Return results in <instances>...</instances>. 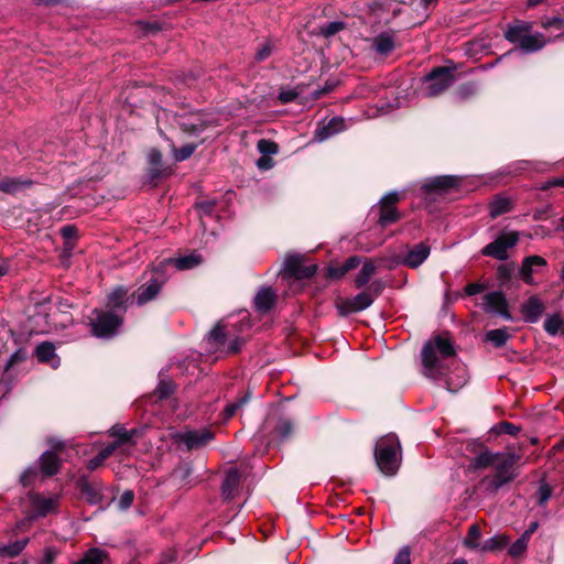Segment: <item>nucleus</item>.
I'll return each instance as SVG.
<instances>
[{
	"instance_id": "f257e3e1",
	"label": "nucleus",
	"mask_w": 564,
	"mask_h": 564,
	"mask_svg": "<svg viewBox=\"0 0 564 564\" xmlns=\"http://www.w3.org/2000/svg\"><path fill=\"white\" fill-rule=\"evenodd\" d=\"M454 357L452 341L444 336H435L424 344L421 351L423 375L434 381H444L451 392L458 391L467 382V370Z\"/></svg>"
},
{
	"instance_id": "f03ea898",
	"label": "nucleus",
	"mask_w": 564,
	"mask_h": 564,
	"mask_svg": "<svg viewBox=\"0 0 564 564\" xmlns=\"http://www.w3.org/2000/svg\"><path fill=\"white\" fill-rule=\"evenodd\" d=\"M400 442L395 434L379 438L375 447V458L378 468L387 476L397 473L400 465Z\"/></svg>"
},
{
	"instance_id": "7ed1b4c3",
	"label": "nucleus",
	"mask_w": 564,
	"mask_h": 564,
	"mask_svg": "<svg viewBox=\"0 0 564 564\" xmlns=\"http://www.w3.org/2000/svg\"><path fill=\"white\" fill-rule=\"evenodd\" d=\"M518 456L511 453H501L497 459L494 468V476H486L481 479L480 484L490 492H497L503 485L510 482L514 477V464Z\"/></svg>"
},
{
	"instance_id": "20e7f679",
	"label": "nucleus",
	"mask_w": 564,
	"mask_h": 564,
	"mask_svg": "<svg viewBox=\"0 0 564 564\" xmlns=\"http://www.w3.org/2000/svg\"><path fill=\"white\" fill-rule=\"evenodd\" d=\"M177 122L181 130L191 137H198L207 129L220 124L217 116L202 111L180 115Z\"/></svg>"
},
{
	"instance_id": "39448f33",
	"label": "nucleus",
	"mask_w": 564,
	"mask_h": 564,
	"mask_svg": "<svg viewBox=\"0 0 564 564\" xmlns=\"http://www.w3.org/2000/svg\"><path fill=\"white\" fill-rule=\"evenodd\" d=\"M90 319L91 333L98 338H110L118 332L122 315L112 311L94 310Z\"/></svg>"
},
{
	"instance_id": "423d86ee",
	"label": "nucleus",
	"mask_w": 564,
	"mask_h": 564,
	"mask_svg": "<svg viewBox=\"0 0 564 564\" xmlns=\"http://www.w3.org/2000/svg\"><path fill=\"white\" fill-rule=\"evenodd\" d=\"M454 83V75L449 68L437 67L424 77L422 94L425 97H436L444 93Z\"/></svg>"
},
{
	"instance_id": "0eeeda50",
	"label": "nucleus",
	"mask_w": 564,
	"mask_h": 564,
	"mask_svg": "<svg viewBox=\"0 0 564 564\" xmlns=\"http://www.w3.org/2000/svg\"><path fill=\"white\" fill-rule=\"evenodd\" d=\"M518 241V232L502 234L482 249V254L498 260H506L508 258V250L513 248Z\"/></svg>"
},
{
	"instance_id": "6e6552de",
	"label": "nucleus",
	"mask_w": 564,
	"mask_h": 564,
	"mask_svg": "<svg viewBox=\"0 0 564 564\" xmlns=\"http://www.w3.org/2000/svg\"><path fill=\"white\" fill-rule=\"evenodd\" d=\"M110 435L116 437V440L107 445L106 447H104L99 453L98 455H96L94 458H91L88 464H87V467L88 469L90 470H95L97 469L99 466L102 465V463L110 456L112 455V453L119 448L121 445L126 444L129 442L130 440V435L128 434V432L123 429V427H112L110 430Z\"/></svg>"
},
{
	"instance_id": "1a4fd4ad",
	"label": "nucleus",
	"mask_w": 564,
	"mask_h": 564,
	"mask_svg": "<svg viewBox=\"0 0 564 564\" xmlns=\"http://www.w3.org/2000/svg\"><path fill=\"white\" fill-rule=\"evenodd\" d=\"M301 256H289L286 257L283 264V276H294L295 279L311 278L316 273L317 267L303 265Z\"/></svg>"
},
{
	"instance_id": "9d476101",
	"label": "nucleus",
	"mask_w": 564,
	"mask_h": 564,
	"mask_svg": "<svg viewBox=\"0 0 564 564\" xmlns=\"http://www.w3.org/2000/svg\"><path fill=\"white\" fill-rule=\"evenodd\" d=\"M31 507L34 512V518L46 517L47 514L55 513L58 508V496H44L34 494L30 496Z\"/></svg>"
},
{
	"instance_id": "9b49d317",
	"label": "nucleus",
	"mask_w": 564,
	"mask_h": 564,
	"mask_svg": "<svg viewBox=\"0 0 564 564\" xmlns=\"http://www.w3.org/2000/svg\"><path fill=\"white\" fill-rule=\"evenodd\" d=\"M547 262L541 256H529L525 257L522 261V265L519 271V276L521 280L529 284L534 285L535 281L533 275L540 273L544 268H546Z\"/></svg>"
},
{
	"instance_id": "f8f14e48",
	"label": "nucleus",
	"mask_w": 564,
	"mask_h": 564,
	"mask_svg": "<svg viewBox=\"0 0 564 564\" xmlns=\"http://www.w3.org/2000/svg\"><path fill=\"white\" fill-rule=\"evenodd\" d=\"M399 198L400 194L398 192H391L380 200L379 224L381 226H388L400 218V215L394 207Z\"/></svg>"
},
{
	"instance_id": "ddd939ff",
	"label": "nucleus",
	"mask_w": 564,
	"mask_h": 564,
	"mask_svg": "<svg viewBox=\"0 0 564 564\" xmlns=\"http://www.w3.org/2000/svg\"><path fill=\"white\" fill-rule=\"evenodd\" d=\"M212 438L213 434L208 430L185 431L176 435V442L178 445L185 446L188 451L204 446Z\"/></svg>"
},
{
	"instance_id": "4468645a",
	"label": "nucleus",
	"mask_w": 564,
	"mask_h": 564,
	"mask_svg": "<svg viewBox=\"0 0 564 564\" xmlns=\"http://www.w3.org/2000/svg\"><path fill=\"white\" fill-rule=\"evenodd\" d=\"M482 308L491 314L501 316L506 319H511L507 310V302L501 292H491L482 297Z\"/></svg>"
},
{
	"instance_id": "2eb2a0df",
	"label": "nucleus",
	"mask_w": 564,
	"mask_h": 564,
	"mask_svg": "<svg viewBox=\"0 0 564 564\" xmlns=\"http://www.w3.org/2000/svg\"><path fill=\"white\" fill-rule=\"evenodd\" d=\"M373 303V296L369 292H361L341 304L337 305L340 314L346 315L368 308Z\"/></svg>"
},
{
	"instance_id": "dca6fc26",
	"label": "nucleus",
	"mask_w": 564,
	"mask_h": 564,
	"mask_svg": "<svg viewBox=\"0 0 564 564\" xmlns=\"http://www.w3.org/2000/svg\"><path fill=\"white\" fill-rule=\"evenodd\" d=\"M458 183L459 180L456 176L442 175L426 180L422 187L427 193H447L452 188L457 187Z\"/></svg>"
},
{
	"instance_id": "f3484780",
	"label": "nucleus",
	"mask_w": 564,
	"mask_h": 564,
	"mask_svg": "<svg viewBox=\"0 0 564 564\" xmlns=\"http://www.w3.org/2000/svg\"><path fill=\"white\" fill-rule=\"evenodd\" d=\"M167 276L163 268L156 269L151 273L147 281V288L143 290V303L154 300L166 282Z\"/></svg>"
},
{
	"instance_id": "a211bd4d",
	"label": "nucleus",
	"mask_w": 564,
	"mask_h": 564,
	"mask_svg": "<svg viewBox=\"0 0 564 564\" xmlns=\"http://www.w3.org/2000/svg\"><path fill=\"white\" fill-rule=\"evenodd\" d=\"M345 129V120L343 118L335 117L327 123L317 127L314 133V140L317 142H323Z\"/></svg>"
},
{
	"instance_id": "6ab92c4d",
	"label": "nucleus",
	"mask_w": 564,
	"mask_h": 564,
	"mask_svg": "<svg viewBox=\"0 0 564 564\" xmlns=\"http://www.w3.org/2000/svg\"><path fill=\"white\" fill-rule=\"evenodd\" d=\"M544 312V304L538 296H530L522 305L521 313L528 323H535Z\"/></svg>"
},
{
	"instance_id": "aec40b11",
	"label": "nucleus",
	"mask_w": 564,
	"mask_h": 564,
	"mask_svg": "<svg viewBox=\"0 0 564 564\" xmlns=\"http://www.w3.org/2000/svg\"><path fill=\"white\" fill-rule=\"evenodd\" d=\"M532 31V23L524 21H517L513 24L507 26L505 31V37L510 43L520 45L521 42L529 35Z\"/></svg>"
},
{
	"instance_id": "412c9836",
	"label": "nucleus",
	"mask_w": 564,
	"mask_h": 564,
	"mask_svg": "<svg viewBox=\"0 0 564 564\" xmlns=\"http://www.w3.org/2000/svg\"><path fill=\"white\" fill-rule=\"evenodd\" d=\"M128 301V290L119 286L108 294L107 307L121 315L127 310Z\"/></svg>"
},
{
	"instance_id": "4be33fe9",
	"label": "nucleus",
	"mask_w": 564,
	"mask_h": 564,
	"mask_svg": "<svg viewBox=\"0 0 564 564\" xmlns=\"http://www.w3.org/2000/svg\"><path fill=\"white\" fill-rule=\"evenodd\" d=\"M35 356L40 362H46L56 369L59 366V358L55 354V346L50 341H43L35 348Z\"/></svg>"
},
{
	"instance_id": "5701e85b",
	"label": "nucleus",
	"mask_w": 564,
	"mask_h": 564,
	"mask_svg": "<svg viewBox=\"0 0 564 564\" xmlns=\"http://www.w3.org/2000/svg\"><path fill=\"white\" fill-rule=\"evenodd\" d=\"M430 247L423 242L414 246L406 254L403 263L410 268L420 267L430 256Z\"/></svg>"
},
{
	"instance_id": "b1692460",
	"label": "nucleus",
	"mask_w": 564,
	"mask_h": 564,
	"mask_svg": "<svg viewBox=\"0 0 564 564\" xmlns=\"http://www.w3.org/2000/svg\"><path fill=\"white\" fill-rule=\"evenodd\" d=\"M148 159L151 167L148 173L147 183H149L152 186H155L160 182L163 173L161 169L162 156L160 152L152 150L150 151Z\"/></svg>"
},
{
	"instance_id": "393cba45",
	"label": "nucleus",
	"mask_w": 564,
	"mask_h": 564,
	"mask_svg": "<svg viewBox=\"0 0 564 564\" xmlns=\"http://www.w3.org/2000/svg\"><path fill=\"white\" fill-rule=\"evenodd\" d=\"M275 302V293L271 288L259 290L254 297V307L260 313L269 312Z\"/></svg>"
},
{
	"instance_id": "a878e982",
	"label": "nucleus",
	"mask_w": 564,
	"mask_h": 564,
	"mask_svg": "<svg viewBox=\"0 0 564 564\" xmlns=\"http://www.w3.org/2000/svg\"><path fill=\"white\" fill-rule=\"evenodd\" d=\"M240 484V474L237 469H230L224 479L221 490L223 495L226 499H231L235 497V494Z\"/></svg>"
},
{
	"instance_id": "bb28decb",
	"label": "nucleus",
	"mask_w": 564,
	"mask_h": 564,
	"mask_svg": "<svg viewBox=\"0 0 564 564\" xmlns=\"http://www.w3.org/2000/svg\"><path fill=\"white\" fill-rule=\"evenodd\" d=\"M31 180L20 177H6L0 180V191L3 193L14 194L19 191L28 188L32 185Z\"/></svg>"
},
{
	"instance_id": "cd10ccee",
	"label": "nucleus",
	"mask_w": 564,
	"mask_h": 564,
	"mask_svg": "<svg viewBox=\"0 0 564 564\" xmlns=\"http://www.w3.org/2000/svg\"><path fill=\"white\" fill-rule=\"evenodd\" d=\"M501 453H492L490 451H482L475 456L470 462L473 469H480L487 467H494Z\"/></svg>"
},
{
	"instance_id": "c85d7f7f",
	"label": "nucleus",
	"mask_w": 564,
	"mask_h": 564,
	"mask_svg": "<svg viewBox=\"0 0 564 564\" xmlns=\"http://www.w3.org/2000/svg\"><path fill=\"white\" fill-rule=\"evenodd\" d=\"M40 466L46 476H53L59 468V459L55 453L47 451L40 457Z\"/></svg>"
},
{
	"instance_id": "c756f323",
	"label": "nucleus",
	"mask_w": 564,
	"mask_h": 564,
	"mask_svg": "<svg viewBox=\"0 0 564 564\" xmlns=\"http://www.w3.org/2000/svg\"><path fill=\"white\" fill-rule=\"evenodd\" d=\"M394 46V39L389 33H381L373 39V48L380 55H388Z\"/></svg>"
},
{
	"instance_id": "7c9ffc66",
	"label": "nucleus",
	"mask_w": 564,
	"mask_h": 564,
	"mask_svg": "<svg viewBox=\"0 0 564 564\" xmlns=\"http://www.w3.org/2000/svg\"><path fill=\"white\" fill-rule=\"evenodd\" d=\"M545 43H546V41H545L543 34H541V33L532 34L530 32L529 35H527V37L521 42L519 47L527 53H532V52H536V51L541 50L545 45Z\"/></svg>"
},
{
	"instance_id": "2f4dec72",
	"label": "nucleus",
	"mask_w": 564,
	"mask_h": 564,
	"mask_svg": "<svg viewBox=\"0 0 564 564\" xmlns=\"http://www.w3.org/2000/svg\"><path fill=\"white\" fill-rule=\"evenodd\" d=\"M29 539H22L9 544H0V556L12 558L18 556L28 545Z\"/></svg>"
},
{
	"instance_id": "473e14b6",
	"label": "nucleus",
	"mask_w": 564,
	"mask_h": 564,
	"mask_svg": "<svg viewBox=\"0 0 564 564\" xmlns=\"http://www.w3.org/2000/svg\"><path fill=\"white\" fill-rule=\"evenodd\" d=\"M509 543V538L505 534H497L487 539L480 547L481 552H494L505 549Z\"/></svg>"
},
{
	"instance_id": "72a5a7b5",
	"label": "nucleus",
	"mask_w": 564,
	"mask_h": 564,
	"mask_svg": "<svg viewBox=\"0 0 564 564\" xmlns=\"http://www.w3.org/2000/svg\"><path fill=\"white\" fill-rule=\"evenodd\" d=\"M171 262L174 264V267L178 270H189L202 262V257L197 253H191L187 256H183L180 258H176L174 260H171Z\"/></svg>"
},
{
	"instance_id": "f704fd0d",
	"label": "nucleus",
	"mask_w": 564,
	"mask_h": 564,
	"mask_svg": "<svg viewBox=\"0 0 564 564\" xmlns=\"http://www.w3.org/2000/svg\"><path fill=\"white\" fill-rule=\"evenodd\" d=\"M377 267L372 261H366L356 276L355 283L357 288H362L366 285L370 279L376 274Z\"/></svg>"
},
{
	"instance_id": "c9c22d12",
	"label": "nucleus",
	"mask_w": 564,
	"mask_h": 564,
	"mask_svg": "<svg viewBox=\"0 0 564 564\" xmlns=\"http://www.w3.org/2000/svg\"><path fill=\"white\" fill-rule=\"evenodd\" d=\"M107 558V553L104 550L93 547L89 549L84 557L77 561L75 564H102Z\"/></svg>"
},
{
	"instance_id": "e433bc0d",
	"label": "nucleus",
	"mask_w": 564,
	"mask_h": 564,
	"mask_svg": "<svg viewBox=\"0 0 564 564\" xmlns=\"http://www.w3.org/2000/svg\"><path fill=\"white\" fill-rule=\"evenodd\" d=\"M511 209V200L507 197L495 198L489 206L490 216L496 218Z\"/></svg>"
},
{
	"instance_id": "4c0bfd02",
	"label": "nucleus",
	"mask_w": 564,
	"mask_h": 564,
	"mask_svg": "<svg viewBox=\"0 0 564 564\" xmlns=\"http://www.w3.org/2000/svg\"><path fill=\"white\" fill-rule=\"evenodd\" d=\"M481 536L480 528L477 524L469 527L467 535L464 540V545L471 550L480 551L481 544L479 539Z\"/></svg>"
},
{
	"instance_id": "58836bf2",
	"label": "nucleus",
	"mask_w": 564,
	"mask_h": 564,
	"mask_svg": "<svg viewBox=\"0 0 564 564\" xmlns=\"http://www.w3.org/2000/svg\"><path fill=\"white\" fill-rule=\"evenodd\" d=\"M564 319L558 314H553L544 321V329L550 335H556L562 330Z\"/></svg>"
},
{
	"instance_id": "ea45409f",
	"label": "nucleus",
	"mask_w": 564,
	"mask_h": 564,
	"mask_svg": "<svg viewBox=\"0 0 564 564\" xmlns=\"http://www.w3.org/2000/svg\"><path fill=\"white\" fill-rule=\"evenodd\" d=\"M509 337L506 328L492 329L486 334L487 340L491 341L496 347L503 346Z\"/></svg>"
},
{
	"instance_id": "a19ab883",
	"label": "nucleus",
	"mask_w": 564,
	"mask_h": 564,
	"mask_svg": "<svg viewBox=\"0 0 564 564\" xmlns=\"http://www.w3.org/2000/svg\"><path fill=\"white\" fill-rule=\"evenodd\" d=\"M191 475H192L191 466L188 464H183V465L177 466L174 469L172 477L174 480H177L181 484H187L188 482L187 479L189 478Z\"/></svg>"
},
{
	"instance_id": "79ce46f5",
	"label": "nucleus",
	"mask_w": 564,
	"mask_h": 564,
	"mask_svg": "<svg viewBox=\"0 0 564 564\" xmlns=\"http://www.w3.org/2000/svg\"><path fill=\"white\" fill-rule=\"evenodd\" d=\"M197 144H185L178 149H173V158L176 161H185L195 152Z\"/></svg>"
},
{
	"instance_id": "37998d69",
	"label": "nucleus",
	"mask_w": 564,
	"mask_h": 564,
	"mask_svg": "<svg viewBox=\"0 0 564 564\" xmlns=\"http://www.w3.org/2000/svg\"><path fill=\"white\" fill-rule=\"evenodd\" d=\"M345 29V23L341 21H332L321 28V34L325 37H330Z\"/></svg>"
},
{
	"instance_id": "c03bdc74",
	"label": "nucleus",
	"mask_w": 564,
	"mask_h": 564,
	"mask_svg": "<svg viewBox=\"0 0 564 564\" xmlns=\"http://www.w3.org/2000/svg\"><path fill=\"white\" fill-rule=\"evenodd\" d=\"M529 540L521 535L516 542L509 547V554L513 557L520 556L528 547Z\"/></svg>"
},
{
	"instance_id": "a18cd8bd",
	"label": "nucleus",
	"mask_w": 564,
	"mask_h": 564,
	"mask_svg": "<svg viewBox=\"0 0 564 564\" xmlns=\"http://www.w3.org/2000/svg\"><path fill=\"white\" fill-rule=\"evenodd\" d=\"M249 400V395L246 394L245 397L238 399L235 402L229 403L225 409V417L228 420L232 417L238 409H240L243 404H246Z\"/></svg>"
},
{
	"instance_id": "49530a36",
	"label": "nucleus",
	"mask_w": 564,
	"mask_h": 564,
	"mask_svg": "<svg viewBox=\"0 0 564 564\" xmlns=\"http://www.w3.org/2000/svg\"><path fill=\"white\" fill-rule=\"evenodd\" d=\"M257 148L260 153L262 154H275L278 152V145L270 140L261 139L258 141Z\"/></svg>"
},
{
	"instance_id": "de8ad7c7",
	"label": "nucleus",
	"mask_w": 564,
	"mask_h": 564,
	"mask_svg": "<svg viewBox=\"0 0 564 564\" xmlns=\"http://www.w3.org/2000/svg\"><path fill=\"white\" fill-rule=\"evenodd\" d=\"M134 499V494L131 490H126L122 492V495L119 497L117 506L120 510H127L130 508Z\"/></svg>"
},
{
	"instance_id": "09e8293b",
	"label": "nucleus",
	"mask_w": 564,
	"mask_h": 564,
	"mask_svg": "<svg viewBox=\"0 0 564 564\" xmlns=\"http://www.w3.org/2000/svg\"><path fill=\"white\" fill-rule=\"evenodd\" d=\"M58 555V551L53 547L48 546L44 549L43 556L41 560H39L37 564H54L55 558Z\"/></svg>"
},
{
	"instance_id": "8fccbe9b",
	"label": "nucleus",
	"mask_w": 564,
	"mask_h": 564,
	"mask_svg": "<svg viewBox=\"0 0 564 564\" xmlns=\"http://www.w3.org/2000/svg\"><path fill=\"white\" fill-rule=\"evenodd\" d=\"M360 264V259L356 256L348 258L345 263L340 267V273L336 274L337 278L343 276L348 271L357 268Z\"/></svg>"
},
{
	"instance_id": "3c124183",
	"label": "nucleus",
	"mask_w": 564,
	"mask_h": 564,
	"mask_svg": "<svg viewBox=\"0 0 564 564\" xmlns=\"http://www.w3.org/2000/svg\"><path fill=\"white\" fill-rule=\"evenodd\" d=\"M226 337V333L224 328L220 325L215 326L208 336V339L212 340L216 345L223 344L224 339Z\"/></svg>"
},
{
	"instance_id": "603ef678",
	"label": "nucleus",
	"mask_w": 564,
	"mask_h": 564,
	"mask_svg": "<svg viewBox=\"0 0 564 564\" xmlns=\"http://www.w3.org/2000/svg\"><path fill=\"white\" fill-rule=\"evenodd\" d=\"M273 52V45L269 42L263 43L256 53V59L262 62L267 59Z\"/></svg>"
},
{
	"instance_id": "864d4df0",
	"label": "nucleus",
	"mask_w": 564,
	"mask_h": 564,
	"mask_svg": "<svg viewBox=\"0 0 564 564\" xmlns=\"http://www.w3.org/2000/svg\"><path fill=\"white\" fill-rule=\"evenodd\" d=\"M552 491L551 488L543 484L536 491V499L539 505H544L551 498Z\"/></svg>"
},
{
	"instance_id": "5fc2aeb1",
	"label": "nucleus",
	"mask_w": 564,
	"mask_h": 564,
	"mask_svg": "<svg viewBox=\"0 0 564 564\" xmlns=\"http://www.w3.org/2000/svg\"><path fill=\"white\" fill-rule=\"evenodd\" d=\"M26 351L24 349H18L10 359L8 360L6 365V370H9L13 365L21 362L26 359Z\"/></svg>"
},
{
	"instance_id": "6e6d98bb",
	"label": "nucleus",
	"mask_w": 564,
	"mask_h": 564,
	"mask_svg": "<svg viewBox=\"0 0 564 564\" xmlns=\"http://www.w3.org/2000/svg\"><path fill=\"white\" fill-rule=\"evenodd\" d=\"M393 564H411L410 549L408 546H404L399 551L394 557Z\"/></svg>"
},
{
	"instance_id": "4d7b16f0",
	"label": "nucleus",
	"mask_w": 564,
	"mask_h": 564,
	"mask_svg": "<svg viewBox=\"0 0 564 564\" xmlns=\"http://www.w3.org/2000/svg\"><path fill=\"white\" fill-rule=\"evenodd\" d=\"M176 560V552L172 549L162 553L156 564H173Z\"/></svg>"
},
{
	"instance_id": "13d9d810",
	"label": "nucleus",
	"mask_w": 564,
	"mask_h": 564,
	"mask_svg": "<svg viewBox=\"0 0 564 564\" xmlns=\"http://www.w3.org/2000/svg\"><path fill=\"white\" fill-rule=\"evenodd\" d=\"M297 97V93L295 90L289 89V90H282L279 94V100L282 104H288L293 101Z\"/></svg>"
},
{
	"instance_id": "bf43d9fd",
	"label": "nucleus",
	"mask_w": 564,
	"mask_h": 564,
	"mask_svg": "<svg viewBox=\"0 0 564 564\" xmlns=\"http://www.w3.org/2000/svg\"><path fill=\"white\" fill-rule=\"evenodd\" d=\"M173 392L172 386L167 382H161L156 389L159 398H167Z\"/></svg>"
},
{
	"instance_id": "052dcab7",
	"label": "nucleus",
	"mask_w": 564,
	"mask_h": 564,
	"mask_svg": "<svg viewBox=\"0 0 564 564\" xmlns=\"http://www.w3.org/2000/svg\"><path fill=\"white\" fill-rule=\"evenodd\" d=\"M292 432V424L289 421H282L278 426L279 435L284 438Z\"/></svg>"
},
{
	"instance_id": "680f3d73",
	"label": "nucleus",
	"mask_w": 564,
	"mask_h": 564,
	"mask_svg": "<svg viewBox=\"0 0 564 564\" xmlns=\"http://www.w3.org/2000/svg\"><path fill=\"white\" fill-rule=\"evenodd\" d=\"M542 26L544 29H549V28H552V26H555L557 29H562L564 26V20L561 19V18H552V19H549L546 21H543L542 22Z\"/></svg>"
},
{
	"instance_id": "e2e57ef3",
	"label": "nucleus",
	"mask_w": 564,
	"mask_h": 564,
	"mask_svg": "<svg viewBox=\"0 0 564 564\" xmlns=\"http://www.w3.org/2000/svg\"><path fill=\"white\" fill-rule=\"evenodd\" d=\"M500 430L503 433H507V434H510V435H516L519 432L520 429L518 426L511 424V423L503 422L500 425Z\"/></svg>"
},
{
	"instance_id": "0e129e2a",
	"label": "nucleus",
	"mask_w": 564,
	"mask_h": 564,
	"mask_svg": "<svg viewBox=\"0 0 564 564\" xmlns=\"http://www.w3.org/2000/svg\"><path fill=\"white\" fill-rule=\"evenodd\" d=\"M482 291V286L477 283H469L465 288V292L467 295H476Z\"/></svg>"
},
{
	"instance_id": "69168bd1",
	"label": "nucleus",
	"mask_w": 564,
	"mask_h": 564,
	"mask_svg": "<svg viewBox=\"0 0 564 564\" xmlns=\"http://www.w3.org/2000/svg\"><path fill=\"white\" fill-rule=\"evenodd\" d=\"M257 165L260 170H269L272 167V162L270 158L262 156L258 160Z\"/></svg>"
},
{
	"instance_id": "338daca9",
	"label": "nucleus",
	"mask_w": 564,
	"mask_h": 564,
	"mask_svg": "<svg viewBox=\"0 0 564 564\" xmlns=\"http://www.w3.org/2000/svg\"><path fill=\"white\" fill-rule=\"evenodd\" d=\"M33 476H34V470H33V469H31V468L26 469V470L21 475V481H22V484H23L24 486H26V485L31 481V479H32V477H33Z\"/></svg>"
},
{
	"instance_id": "774afa93",
	"label": "nucleus",
	"mask_w": 564,
	"mask_h": 564,
	"mask_svg": "<svg viewBox=\"0 0 564 564\" xmlns=\"http://www.w3.org/2000/svg\"><path fill=\"white\" fill-rule=\"evenodd\" d=\"M63 237L72 238L76 234V228L73 226H65L61 230Z\"/></svg>"
}]
</instances>
